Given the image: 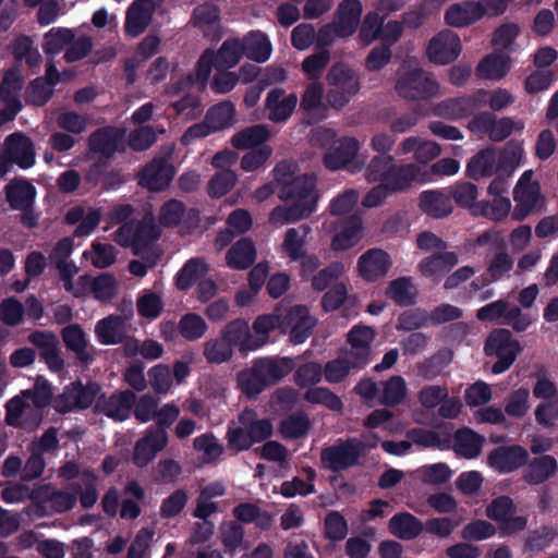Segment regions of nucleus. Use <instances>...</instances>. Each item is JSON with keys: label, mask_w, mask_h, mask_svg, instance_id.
<instances>
[{"label": "nucleus", "mask_w": 558, "mask_h": 558, "mask_svg": "<svg viewBox=\"0 0 558 558\" xmlns=\"http://www.w3.org/2000/svg\"><path fill=\"white\" fill-rule=\"evenodd\" d=\"M83 257L96 268H107L117 259V250L109 243L94 241L89 250L83 253Z\"/></svg>", "instance_id": "nucleus-56"}, {"label": "nucleus", "mask_w": 558, "mask_h": 558, "mask_svg": "<svg viewBox=\"0 0 558 558\" xmlns=\"http://www.w3.org/2000/svg\"><path fill=\"white\" fill-rule=\"evenodd\" d=\"M168 444V434L162 428H148L141 437L133 451V462L138 468L149 464L158 452L166 448Z\"/></svg>", "instance_id": "nucleus-14"}, {"label": "nucleus", "mask_w": 558, "mask_h": 558, "mask_svg": "<svg viewBox=\"0 0 558 558\" xmlns=\"http://www.w3.org/2000/svg\"><path fill=\"white\" fill-rule=\"evenodd\" d=\"M375 338L373 328L364 325H357L348 333L350 349L345 352L349 357L354 359L355 365L365 366L371 361V343Z\"/></svg>", "instance_id": "nucleus-19"}, {"label": "nucleus", "mask_w": 558, "mask_h": 558, "mask_svg": "<svg viewBox=\"0 0 558 558\" xmlns=\"http://www.w3.org/2000/svg\"><path fill=\"white\" fill-rule=\"evenodd\" d=\"M497 158V150L493 148L478 151L466 166L468 175L474 180L492 177L499 171Z\"/></svg>", "instance_id": "nucleus-39"}, {"label": "nucleus", "mask_w": 558, "mask_h": 558, "mask_svg": "<svg viewBox=\"0 0 558 558\" xmlns=\"http://www.w3.org/2000/svg\"><path fill=\"white\" fill-rule=\"evenodd\" d=\"M441 154V147L436 142L420 136L404 137L397 147V155L405 157L412 155L417 163H428Z\"/></svg>", "instance_id": "nucleus-17"}, {"label": "nucleus", "mask_w": 558, "mask_h": 558, "mask_svg": "<svg viewBox=\"0 0 558 558\" xmlns=\"http://www.w3.org/2000/svg\"><path fill=\"white\" fill-rule=\"evenodd\" d=\"M24 86V76L22 74V68L19 65H12L3 73L2 81L0 83V100L1 101H21L20 93Z\"/></svg>", "instance_id": "nucleus-46"}, {"label": "nucleus", "mask_w": 558, "mask_h": 558, "mask_svg": "<svg viewBox=\"0 0 558 558\" xmlns=\"http://www.w3.org/2000/svg\"><path fill=\"white\" fill-rule=\"evenodd\" d=\"M558 470L557 460L553 456L534 458L526 466L524 480L532 485L544 483L553 477Z\"/></svg>", "instance_id": "nucleus-41"}, {"label": "nucleus", "mask_w": 558, "mask_h": 558, "mask_svg": "<svg viewBox=\"0 0 558 558\" xmlns=\"http://www.w3.org/2000/svg\"><path fill=\"white\" fill-rule=\"evenodd\" d=\"M203 356L209 364H223L232 359L233 349L220 336V338H211L203 343Z\"/></svg>", "instance_id": "nucleus-61"}, {"label": "nucleus", "mask_w": 558, "mask_h": 558, "mask_svg": "<svg viewBox=\"0 0 558 558\" xmlns=\"http://www.w3.org/2000/svg\"><path fill=\"white\" fill-rule=\"evenodd\" d=\"M524 148L520 142H508L506 146L497 151L499 171L510 175L521 163Z\"/></svg>", "instance_id": "nucleus-58"}, {"label": "nucleus", "mask_w": 558, "mask_h": 558, "mask_svg": "<svg viewBox=\"0 0 558 558\" xmlns=\"http://www.w3.org/2000/svg\"><path fill=\"white\" fill-rule=\"evenodd\" d=\"M515 207L512 218L517 221L525 219L533 210L542 206L543 199L539 193V185L533 180V171L522 173L513 189Z\"/></svg>", "instance_id": "nucleus-9"}, {"label": "nucleus", "mask_w": 558, "mask_h": 558, "mask_svg": "<svg viewBox=\"0 0 558 558\" xmlns=\"http://www.w3.org/2000/svg\"><path fill=\"white\" fill-rule=\"evenodd\" d=\"M179 335L187 341H196L205 336L208 325L195 313L184 314L178 323Z\"/></svg>", "instance_id": "nucleus-60"}, {"label": "nucleus", "mask_w": 558, "mask_h": 558, "mask_svg": "<svg viewBox=\"0 0 558 558\" xmlns=\"http://www.w3.org/2000/svg\"><path fill=\"white\" fill-rule=\"evenodd\" d=\"M256 259V247L248 238L236 241L226 254L228 267L236 270L248 268Z\"/></svg>", "instance_id": "nucleus-35"}, {"label": "nucleus", "mask_w": 558, "mask_h": 558, "mask_svg": "<svg viewBox=\"0 0 558 558\" xmlns=\"http://www.w3.org/2000/svg\"><path fill=\"white\" fill-rule=\"evenodd\" d=\"M511 210L508 197H495L492 202L481 201L472 206V215L483 216L493 221L504 220Z\"/></svg>", "instance_id": "nucleus-47"}, {"label": "nucleus", "mask_w": 558, "mask_h": 558, "mask_svg": "<svg viewBox=\"0 0 558 558\" xmlns=\"http://www.w3.org/2000/svg\"><path fill=\"white\" fill-rule=\"evenodd\" d=\"M484 438L471 429H461L454 436V451L457 454L473 459L481 453Z\"/></svg>", "instance_id": "nucleus-48"}, {"label": "nucleus", "mask_w": 558, "mask_h": 558, "mask_svg": "<svg viewBox=\"0 0 558 558\" xmlns=\"http://www.w3.org/2000/svg\"><path fill=\"white\" fill-rule=\"evenodd\" d=\"M421 209L433 218H442L452 213L453 206L447 194L439 190L425 191L420 196Z\"/></svg>", "instance_id": "nucleus-40"}, {"label": "nucleus", "mask_w": 558, "mask_h": 558, "mask_svg": "<svg viewBox=\"0 0 558 558\" xmlns=\"http://www.w3.org/2000/svg\"><path fill=\"white\" fill-rule=\"evenodd\" d=\"M389 532L400 539H414L424 531V523L410 512H399L388 522Z\"/></svg>", "instance_id": "nucleus-33"}, {"label": "nucleus", "mask_w": 558, "mask_h": 558, "mask_svg": "<svg viewBox=\"0 0 558 558\" xmlns=\"http://www.w3.org/2000/svg\"><path fill=\"white\" fill-rule=\"evenodd\" d=\"M268 387L279 383L294 367L291 357L266 356L253 361Z\"/></svg>", "instance_id": "nucleus-29"}, {"label": "nucleus", "mask_w": 558, "mask_h": 558, "mask_svg": "<svg viewBox=\"0 0 558 558\" xmlns=\"http://www.w3.org/2000/svg\"><path fill=\"white\" fill-rule=\"evenodd\" d=\"M397 93L411 100H425L440 95V87L426 71L415 68L404 71L396 84Z\"/></svg>", "instance_id": "nucleus-4"}, {"label": "nucleus", "mask_w": 558, "mask_h": 558, "mask_svg": "<svg viewBox=\"0 0 558 558\" xmlns=\"http://www.w3.org/2000/svg\"><path fill=\"white\" fill-rule=\"evenodd\" d=\"M4 153L12 162L22 169L31 168L35 163L33 143L21 132L12 133L5 138Z\"/></svg>", "instance_id": "nucleus-23"}, {"label": "nucleus", "mask_w": 558, "mask_h": 558, "mask_svg": "<svg viewBox=\"0 0 558 558\" xmlns=\"http://www.w3.org/2000/svg\"><path fill=\"white\" fill-rule=\"evenodd\" d=\"M311 232L308 225H301L298 228H290L286 232L282 248L287 255L296 260L303 256L306 238Z\"/></svg>", "instance_id": "nucleus-54"}, {"label": "nucleus", "mask_w": 558, "mask_h": 558, "mask_svg": "<svg viewBox=\"0 0 558 558\" xmlns=\"http://www.w3.org/2000/svg\"><path fill=\"white\" fill-rule=\"evenodd\" d=\"M390 266L389 255L380 248L368 250L357 260L359 274L368 281L385 277Z\"/></svg>", "instance_id": "nucleus-21"}, {"label": "nucleus", "mask_w": 558, "mask_h": 558, "mask_svg": "<svg viewBox=\"0 0 558 558\" xmlns=\"http://www.w3.org/2000/svg\"><path fill=\"white\" fill-rule=\"evenodd\" d=\"M76 496L66 492H58L49 487H37V517L49 515L72 509Z\"/></svg>", "instance_id": "nucleus-18"}, {"label": "nucleus", "mask_w": 558, "mask_h": 558, "mask_svg": "<svg viewBox=\"0 0 558 558\" xmlns=\"http://www.w3.org/2000/svg\"><path fill=\"white\" fill-rule=\"evenodd\" d=\"M296 168L288 161L279 162L274 172L275 180L280 186L279 198L290 201V206H278L272 209L269 221L282 227L307 218L316 207V178L311 173L295 174Z\"/></svg>", "instance_id": "nucleus-1"}, {"label": "nucleus", "mask_w": 558, "mask_h": 558, "mask_svg": "<svg viewBox=\"0 0 558 558\" xmlns=\"http://www.w3.org/2000/svg\"><path fill=\"white\" fill-rule=\"evenodd\" d=\"M462 44L458 34L444 29L429 40L426 53L428 59L437 64L454 61L461 53Z\"/></svg>", "instance_id": "nucleus-13"}, {"label": "nucleus", "mask_w": 558, "mask_h": 558, "mask_svg": "<svg viewBox=\"0 0 558 558\" xmlns=\"http://www.w3.org/2000/svg\"><path fill=\"white\" fill-rule=\"evenodd\" d=\"M63 341L76 359L83 364H89L94 361V350L89 345L86 333L78 324H71L62 330Z\"/></svg>", "instance_id": "nucleus-28"}, {"label": "nucleus", "mask_w": 558, "mask_h": 558, "mask_svg": "<svg viewBox=\"0 0 558 558\" xmlns=\"http://www.w3.org/2000/svg\"><path fill=\"white\" fill-rule=\"evenodd\" d=\"M515 506L508 496H499L490 501L485 509V515L500 524L501 530L512 534L525 529L527 520L525 517H513Z\"/></svg>", "instance_id": "nucleus-12"}, {"label": "nucleus", "mask_w": 558, "mask_h": 558, "mask_svg": "<svg viewBox=\"0 0 558 558\" xmlns=\"http://www.w3.org/2000/svg\"><path fill=\"white\" fill-rule=\"evenodd\" d=\"M125 322L119 315H109L97 322L95 335L97 340L105 345L120 343L125 335Z\"/></svg>", "instance_id": "nucleus-36"}, {"label": "nucleus", "mask_w": 558, "mask_h": 558, "mask_svg": "<svg viewBox=\"0 0 558 558\" xmlns=\"http://www.w3.org/2000/svg\"><path fill=\"white\" fill-rule=\"evenodd\" d=\"M469 128L474 133H485L492 141L500 142L513 132H521L524 121L510 117L497 119L490 112H482L470 122Z\"/></svg>", "instance_id": "nucleus-10"}, {"label": "nucleus", "mask_w": 558, "mask_h": 558, "mask_svg": "<svg viewBox=\"0 0 558 558\" xmlns=\"http://www.w3.org/2000/svg\"><path fill=\"white\" fill-rule=\"evenodd\" d=\"M373 442H364L357 438L340 440L335 445L325 448L320 453V461L325 469L338 472L359 463L360 457L365 452L366 446Z\"/></svg>", "instance_id": "nucleus-3"}, {"label": "nucleus", "mask_w": 558, "mask_h": 558, "mask_svg": "<svg viewBox=\"0 0 558 558\" xmlns=\"http://www.w3.org/2000/svg\"><path fill=\"white\" fill-rule=\"evenodd\" d=\"M298 104L294 93H287L283 88H272L265 98L267 118L275 123L286 122L293 113Z\"/></svg>", "instance_id": "nucleus-15"}, {"label": "nucleus", "mask_w": 558, "mask_h": 558, "mask_svg": "<svg viewBox=\"0 0 558 558\" xmlns=\"http://www.w3.org/2000/svg\"><path fill=\"white\" fill-rule=\"evenodd\" d=\"M239 423L251 434L253 442H259L272 434V424L268 418H258L253 410H244L239 414Z\"/></svg>", "instance_id": "nucleus-52"}, {"label": "nucleus", "mask_w": 558, "mask_h": 558, "mask_svg": "<svg viewBox=\"0 0 558 558\" xmlns=\"http://www.w3.org/2000/svg\"><path fill=\"white\" fill-rule=\"evenodd\" d=\"M361 144L355 137H342L333 141L324 155V165L330 170L345 168L355 173L364 168L365 160L359 159Z\"/></svg>", "instance_id": "nucleus-7"}, {"label": "nucleus", "mask_w": 558, "mask_h": 558, "mask_svg": "<svg viewBox=\"0 0 558 558\" xmlns=\"http://www.w3.org/2000/svg\"><path fill=\"white\" fill-rule=\"evenodd\" d=\"M386 294L399 305L414 303L417 291L409 277H401L389 283Z\"/></svg>", "instance_id": "nucleus-62"}, {"label": "nucleus", "mask_w": 558, "mask_h": 558, "mask_svg": "<svg viewBox=\"0 0 558 558\" xmlns=\"http://www.w3.org/2000/svg\"><path fill=\"white\" fill-rule=\"evenodd\" d=\"M484 351L486 355L497 357L492 372L494 374H501L513 364L520 351V345L511 338V333L508 330L496 329L488 336Z\"/></svg>", "instance_id": "nucleus-8"}, {"label": "nucleus", "mask_w": 558, "mask_h": 558, "mask_svg": "<svg viewBox=\"0 0 558 558\" xmlns=\"http://www.w3.org/2000/svg\"><path fill=\"white\" fill-rule=\"evenodd\" d=\"M510 66V57L496 51L487 54L481 60L476 68V72L482 78L499 81L509 72Z\"/></svg>", "instance_id": "nucleus-38"}, {"label": "nucleus", "mask_w": 558, "mask_h": 558, "mask_svg": "<svg viewBox=\"0 0 558 558\" xmlns=\"http://www.w3.org/2000/svg\"><path fill=\"white\" fill-rule=\"evenodd\" d=\"M458 263L459 258L457 253L442 252L423 258L417 265V268L423 276L430 278L434 281H438L445 274L450 271Z\"/></svg>", "instance_id": "nucleus-31"}, {"label": "nucleus", "mask_w": 558, "mask_h": 558, "mask_svg": "<svg viewBox=\"0 0 558 558\" xmlns=\"http://www.w3.org/2000/svg\"><path fill=\"white\" fill-rule=\"evenodd\" d=\"M99 391L100 387L95 383L87 385L73 383L53 400V408L60 413L86 409L92 405Z\"/></svg>", "instance_id": "nucleus-11"}, {"label": "nucleus", "mask_w": 558, "mask_h": 558, "mask_svg": "<svg viewBox=\"0 0 558 558\" xmlns=\"http://www.w3.org/2000/svg\"><path fill=\"white\" fill-rule=\"evenodd\" d=\"M238 386L248 398H256L264 389L268 387L260 372L254 364L238 374Z\"/></svg>", "instance_id": "nucleus-55"}, {"label": "nucleus", "mask_w": 558, "mask_h": 558, "mask_svg": "<svg viewBox=\"0 0 558 558\" xmlns=\"http://www.w3.org/2000/svg\"><path fill=\"white\" fill-rule=\"evenodd\" d=\"M173 150V144L163 146L160 154L140 172L138 184L153 192L168 187L175 173L173 166L169 162Z\"/></svg>", "instance_id": "nucleus-6"}, {"label": "nucleus", "mask_w": 558, "mask_h": 558, "mask_svg": "<svg viewBox=\"0 0 558 558\" xmlns=\"http://www.w3.org/2000/svg\"><path fill=\"white\" fill-rule=\"evenodd\" d=\"M135 393L130 390L118 391L110 397H101L96 402V411L117 421H124L130 416L135 402Z\"/></svg>", "instance_id": "nucleus-20"}, {"label": "nucleus", "mask_w": 558, "mask_h": 558, "mask_svg": "<svg viewBox=\"0 0 558 558\" xmlns=\"http://www.w3.org/2000/svg\"><path fill=\"white\" fill-rule=\"evenodd\" d=\"M160 236V229L153 216H146L142 221L124 222L112 234V240L123 246L132 247L135 254L151 241Z\"/></svg>", "instance_id": "nucleus-5"}, {"label": "nucleus", "mask_w": 558, "mask_h": 558, "mask_svg": "<svg viewBox=\"0 0 558 558\" xmlns=\"http://www.w3.org/2000/svg\"><path fill=\"white\" fill-rule=\"evenodd\" d=\"M245 56L243 43L238 38H229L215 54V66L217 69H230L235 66L242 56Z\"/></svg>", "instance_id": "nucleus-50"}, {"label": "nucleus", "mask_w": 558, "mask_h": 558, "mask_svg": "<svg viewBox=\"0 0 558 558\" xmlns=\"http://www.w3.org/2000/svg\"><path fill=\"white\" fill-rule=\"evenodd\" d=\"M326 101L335 109H343L362 88V80L359 71L352 65L338 61L326 73Z\"/></svg>", "instance_id": "nucleus-2"}, {"label": "nucleus", "mask_w": 558, "mask_h": 558, "mask_svg": "<svg viewBox=\"0 0 558 558\" xmlns=\"http://www.w3.org/2000/svg\"><path fill=\"white\" fill-rule=\"evenodd\" d=\"M287 325L290 327L291 341L300 344L312 335L316 319L305 306L295 305L287 314Z\"/></svg>", "instance_id": "nucleus-26"}, {"label": "nucleus", "mask_w": 558, "mask_h": 558, "mask_svg": "<svg viewBox=\"0 0 558 558\" xmlns=\"http://www.w3.org/2000/svg\"><path fill=\"white\" fill-rule=\"evenodd\" d=\"M270 138L269 128L265 124H255L242 129L231 137V145L240 150L255 149Z\"/></svg>", "instance_id": "nucleus-37"}, {"label": "nucleus", "mask_w": 558, "mask_h": 558, "mask_svg": "<svg viewBox=\"0 0 558 558\" xmlns=\"http://www.w3.org/2000/svg\"><path fill=\"white\" fill-rule=\"evenodd\" d=\"M121 137L120 132L114 128L98 129L88 137V151L108 159L118 150Z\"/></svg>", "instance_id": "nucleus-27"}, {"label": "nucleus", "mask_w": 558, "mask_h": 558, "mask_svg": "<svg viewBox=\"0 0 558 558\" xmlns=\"http://www.w3.org/2000/svg\"><path fill=\"white\" fill-rule=\"evenodd\" d=\"M57 267L60 272V278L63 281V287L68 292L76 298H80L88 291L87 275L81 276L75 282L72 280L78 271L74 264L68 263L66 260H61V263H57Z\"/></svg>", "instance_id": "nucleus-49"}, {"label": "nucleus", "mask_w": 558, "mask_h": 558, "mask_svg": "<svg viewBox=\"0 0 558 558\" xmlns=\"http://www.w3.org/2000/svg\"><path fill=\"white\" fill-rule=\"evenodd\" d=\"M476 106L472 97L450 98L436 104L432 111L434 116L448 120L466 117Z\"/></svg>", "instance_id": "nucleus-42"}, {"label": "nucleus", "mask_w": 558, "mask_h": 558, "mask_svg": "<svg viewBox=\"0 0 558 558\" xmlns=\"http://www.w3.org/2000/svg\"><path fill=\"white\" fill-rule=\"evenodd\" d=\"M481 19V8L475 0L452 3L446 9L444 15L445 23L454 28L468 27Z\"/></svg>", "instance_id": "nucleus-24"}, {"label": "nucleus", "mask_w": 558, "mask_h": 558, "mask_svg": "<svg viewBox=\"0 0 558 558\" xmlns=\"http://www.w3.org/2000/svg\"><path fill=\"white\" fill-rule=\"evenodd\" d=\"M379 402L385 405H397L403 402L407 397V383L401 376H392L381 383Z\"/></svg>", "instance_id": "nucleus-57"}, {"label": "nucleus", "mask_w": 558, "mask_h": 558, "mask_svg": "<svg viewBox=\"0 0 558 558\" xmlns=\"http://www.w3.org/2000/svg\"><path fill=\"white\" fill-rule=\"evenodd\" d=\"M476 108L488 106L494 111H501L514 102V96L507 89H480L473 95Z\"/></svg>", "instance_id": "nucleus-45"}, {"label": "nucleus", "mask_w": 558, "mask_h": 558, "mask_svg": "<svg viewBox=\"0 0 558 558\" xmlns=\"http://www.w3.org/2000/svg\"><path fill=\"white\" fill-rule=\"evenodd\" d=\"M363 12L359 0H343L337 9V19L333 24L335 33L339 37L351 36L360 23Z\"/></svg>", "instance_id": "nucleus-25"}, {"label": "nucleus", "mask_w": 558, "mask_h": 558, "mask_svg": "<svg viewBox=\"0 0 558 558\" xmlns=\"http://www.w3.org/2000/svg\"><path fill=\"white\" fill-rule=\"evenodd\" d=\"M245 56L256 62H265L269 59L272 46L266 34L254 31L250 32L243 41Z\"/></svg>", "instance_id": "nucleus-44"}, {"label": "nucleus", "mask_w": 558, "mask_h": 558, "mask_svg": "<svg viewBox=\"0 0 558 558\" xmlns=\"http://www.w3.org/2000/svg\"><path fill=\"white\" fill-rule=\"evenodd\" d=\"M220 336L227 341L231 349L236 347L241 352L256 350V345L251 333L250 326L244 319H234L228 323L220 332Z\"/></svg>", "instance_id": "nucleus-30"}, {"label": "nucleus", "mask_w": 558, "mask_h": 558, "mask_svg": "<svg viewBox=\"0 0 558 558\" xmlns=\"http://www.w3.org/2000/svg\"><path fill=\"white\" fill-rule=\"evenodd\" d=\"M162 294L151 290H144L136 300V310L140 316L156 319L163 312Z\"/></svg>", "instance_id": "nucleus-59"}, {"label": "nucleus", "mask_w": 558, "mask_h": 558, "mask_svg": "<svg viewBox=\"0 0 558 558\" xmlns=\"http://www.w3.org/2000/svg\"><path fill=\"white\" fill-rule=\"evenodd\" d=\"M529 458V452L521 446H505L493 450L488 456L490 466L501 473H508L522 466Z\"/></svg>", "instance_id": "nucleus-22"}, {"label": "nucleus", "mask_w": 558, "mask_h": 558, "mask_svg": "<svg viewBox=\"0 0 558 558\" xmlns=\"http://www.w3.org/2000/svg\"><path fill=\"white\" fill-rule=\"evenodd\" d=\"M5 197L12 209L26 210L35 198V186L27 181H11L5 186Z\"/></svg>", "instance_id": "nucleus-43"}, {"label": "nucleus", "mask_w": 558, "mask_h": 558, "mask_svg": "<svg viewBox=\"0 0 558 558\" xmlns=\"http://www.w3.org/2000/svg\"><path fill=\"white\" fill-rule=\"evenodd\" d=\"M514 266V260L511 255L501 247L498 252L494 254L489 264L485 270V280L484 283H490L494 281H498L511 272Z\"/></svg>", "instance_id": "nucleus-51"}, {"label": "nucleus", "mask_w": 558, "mask_h": 558, "mask_svg": "<svg viewBox=\"0 0 558 558\" xmlns=\"http://www.w3.org/2000/svg\"><path fill=\"white\" fill-rule=\"evenodd\" d=\"M519 316L520 308L517 306L510 307L509 303L505 300L489 303L480 308L476 313V317L482 322H494L504 318V323H510Z\"/></svg>", "instance_id": "nucleus-53"}, {"label": "nucleus", "mask_w": 558, "mask_h": 558, "mask_svg": "<svg viewBox=\"0 0 558 558\" xmlns=\"http://www.w3.org/2000/svg\"><path fill=\"white\" fill-rule=\"evenodd\" d=\"M207 122L214 132L230 128L235 122V108L230 101H222L213 107L206 114Z\"/></svg>", "instance_id": "nucleus-63"}, {"label": "nucleus", "mask_w": 558, "mask_h": 558, "mask_svg": "<svg viewBox=\"0 0 558 558\" xmlns=\"http://www.w3.org/2000/svg\"><path fill=\"white\" fill-rule=\"evenodd\" d=\"M354 359L349 357L344 352L341 356L328 362L324 368L325 379L330 384L342 381L352 369L363 367V365H355Z\"/></svg>", "instance_id": "nucleus-64"}, {"label": "nucleus", "mask_w": 558, "mask_h": 558, "mask_svg": "<svg viewBox=\"0 0 558 558\" xmlns=\"http://www.w3.org/2000/svg\"><path fill=\"white\" fill-rule=\"evenodd\" d=\"M157 4L155 0H134L125 13L124 31L137 37L149 26Z\"/></svg>", "instance_id": "nucleus-16"}, {"label": "nucleus", "mask_w": 558, "mask_h": 558, "mask_svg": "<svg viewBox=\"0 0 558 558\" xmlns=\"http://www.w3.org/2000/svg\"><path fill=\"white\" fill-rule=\"evenodd\" d=\"M421 169L416 163L397 166L395 162L386 177L385 185L391 192L403 191L420 179Z\"/></svg>", "instance_id": "nucleus-34"}, {"label": "nucleus", "mask_w": 558, "mask_h": 558, "mask_svg": "<svg viewBox=\"0 0 558 558\" xmlns=\"http://www.w3.org/2000/svg\"><path fill=\"white\" fill-rule=\"evenodd\" d=\"M37 353L52 372H60L64 366L58 338L51 332L37 331Z\"/></svg>", "instance_id": "nucleus-32"}]
</instances>
